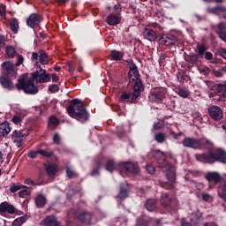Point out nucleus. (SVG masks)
Here are the masks:
<instances>
[{"mask_svg":"<svg viewBox=\"0 0 226 226\" xmlns=\"http://www.w3.org/2000/svg\"><path fill=\"white\" fill-rule=\"evenodd\" d=\"M67 112L71 117H73L79 123H87L89 117H91L80 99H72L71 104L67 107Z\"/></svg>","mask_w":226,"mask_h":226,"instance_id":"1","label":"nucleus"},{"mask_svg":"<svg viewBox=\"0 0 226 226\" xmlns=\"http://www.w3.org/2000/svg\"><path fill=\"white\" fill-rule=\"evenodd\" d=\"M129 67V72L127 73V79L129 84L134 86V94L139 93L141 89H144V82L140 79V72H139V67L133 63V60L127 62Z\"/></svg>","mask_w":226,"mask_h":226,"instance_id":"2","label":"nucleus"},{"mask_svg":"<svg viewBox=\"0 0 226 226\" xmlns=\"http://www.w3.org/2000/svg\"><path fill=\"white\" fill-rule=\"evenodd\" d=\"M196 160L201 162V163H226V152L222 149H217L216 151L206 152L203 154H197Z\"/></svg>","mask_w":226,"mask_h":226,"instance_id":"3","label":"nucleus"},{"mask_svg":"<svg viewBox=\"0 0 226 226\" xmlns=\"http://www.w3.org/2000/svg\"><path fill=\"white\" fill-rule=\"evenodd\" d=\"M184 147H189L191 149H211L213 143L206 138L195 139V138H185L182 142Z\"/></svg>","mask_w":226,"mask_h":226,"instance_id":"4","label":"nucleus"},{"mask_svg":"<svg viewBox=\"0 0 226 226\" xmlns=\"http://www.w3.org/2000/svg\"><path fill=\"white\" fill-rule=\"evenodd\" d=\"M16 89L23 91L25 94H37L38 87L34 85V79H28L26 81L24 78L19 79L16 83Z\"/></svg>","mask_w":226,"mask_h":226,"instance_id":"5","label":"nucleus"},{"mask_svg":"<svg viewBox=\"0 0 226 226\" xmlns=\"http://www.w3.org/2000/svg\"><path fill=\"white\" fill-rule=\"evenodd\" d=\"M160 204L163 207H167L171 214L177 213V209H179V202L176 198H172L169 192L161 193Z\"/></svg>","mask_w":226,"mask_h":226,"instance_id":"6","label":"nucleus"},{"mask_svg":"<svg viewBox=\"0 0 226 226\" xmlns=\"http://www.w3.org/2000/svg\"><path fill=\"white\" fill-rule=\"evenodd\" d=\"M142 91H144V88H141L139 92L135 94V86L132 85V92H123L120 95V100L121 102H129L130 103H139L140 96H142Z\"/></svg>","mask_w":226,"mask_h":226,"instance_id":"7","label":"nucleus"},{"mask_svg":"<svg viewBox=\"0 0 226 226\" xmlns=\"http://www.w3.org/2000/svg\"><path fill=\"white\" fill-rule=\"evenodd\" d=\"M32 79L39 82V84H45L50 82V74L47 73V71L41 68V65H38L36 71L32 73Z\"/></svg>","mask_w":226,"mask_h":226,"instance_id":"8","label":"nucleus"},{"mask_svg":"<svg viewBox=\"0 0 226 226\" xmlns=\"http://www.w3.org/2000/svg\"><path fill=\"white\" fill-rule=\"evenodd\" d=\"M165 96H167V89H165L164 87H160L152 91L148 98L151 102H154V103H163Z\"/></svg>","mask_w":226,"mask_h":226,"instance_id":"9","label":"nucleus"},{"mask_svg":"<svg viewBox=\"0 0 226 226\" xmlns=\"http://www.w3.org/2000/svg\"><path fill=\"white\" fill-rule=\"evenodd\" d=\"M179 40L172 34H163L158 40L159 45H164L165 47H172V45H177Z\"/></svg>","mask_w":226,"mask_h":226,"instance_id":"10","label":"nucleus"},{"mask_svg":"<svg viewBox=\"0 0 226 226\" xmlns=\"http://www.w3.org/2000/svg\"><path fill=\"white\" fill-rule=\"evenodd\" d=\"M73 216L75 220H78L80 223H86V225H89L91 220H93V214L85 210H78L74 212Z\"/></svg>","mask_w":226,"mask_h":226,"instance_id":"11","label":"nucleus"},{"mask_svg":"<svg viewBox=\"0 0 226 226\" xmlns=\"http://www.w3.org/2000/svg\"><path fill=\"white\" fill-rule=\"evenodd\" d=\"M205 178L208 183L209 188L212 189L222 181V175L218 172L210 171L206 174Z\"/></svg>","mask_w":226,"mask_h":226,"instance_id":"12","label":"nucleus"},{"mask_svg":"<svg viewBox=\"0 0 226 226\" xmlns=\"http://www.w3.org/2000/svg\"><path fill=\"white\" fill-rule=\"evenodd\" d=\"M166 177L169 183L162 184V188L165 190H172L174 188V184L176 183V170L173 168H169L166 172Z\"/></svg>","mask_w":226,"mask_h":226,"instance_id":"13","label":"nucleus"},{"mask_svg":"<svg viewBox=\"0 0 226 226\" xmlns=\"http://www.w3.org/2000/svg\"><path fill=\"white\" fill-rule=\"evenodd\" d=\"M41 22H43V16L38 13H32L26 19V26H28V27H31V29H34V27L40 26Z\"/></svg>","mask_w":226,"mask_h":226,"instance_id":"14","label":"nucleus"},{"mask_svg":"<svg viewBox=\"0 0 226 226\" xmlns=\"http://www.w3.org/2000/svg\"><path fill=\"white\" fill-rule=\"evenodd\" d=\"M2 68L4 70V75H5L4 77L7 78H11V77H17V72L15 71V65L8 61V62H4L2 64Z\"/></svg>","mask_w":226,"mask_h":226,"instance_id":"15","label":"nucleus"},{"mask_svg":"<svg viewBox=\"0 0 226 226\" xmlns=\"http://www.w3.org/2000/svg\"><path fill=\"white\" fill-rule=\"evenodd\" d=\"M208 114L214 121H220V119L223 117V110H222V108L215 105L209 106Z\"/></svg>","mask_w":226,"mask_h":226,"instance_id":"16","label":"nucleus"},{"mask_svg":"<svg viewBox=\"0 0 226 226\" xmlns=\"http://www.w3.org/2000/svg\"><path fill=\"white\" fill-rule=\"evenodd\" d=\"M106 22L108 26H117V24H121V12L117 11L115 13H110L107 17Z\"/></svg>","mask_w":226,"mask_h":226,"instance_id":"17","label":"nucleus"},{"mask_svg":"<svg viewBox=\"0 0 226 226\" xmlns=\"http://www.w3.org/2000/svg\"><path fill=\"white\" fill-rule=\"evenodd\" d=\"M0 213H9V215H15L17 213V208L15 206L10 204L8 201H4L0 204Z\"/></svg>","mask_w":226,"mask_h":226,"instance_id":"18","label":"nucleus"},{"mask_svg":"<svg viewBox=\"0 0 226 226\" xmlns=\"http://www.w3.org/2000/svg\"><path fill=\"white\" fill-rule=\"evenodd\" d=\"M122 167L124 169L126 172H130V174H139V172L140 171L139 164L133 163L132 162H124Z\"/></svg>","mask_w":226,"mask_h":226,"instance_id":"19","label":"nucleus"},{"mask_svg":"<svg viewBox=\"0 0 226 226\" xmlns=\"http://www.w3.org/2000/svg\"><path fill=\"white\" fill-rule=\"evenodd\" d=\"M214 93L216 96H219L218 98H215L217 102H223L226 98V85H217Z\"/></svg>","mask_w":226,"mask_h":226,"instance_id":"20","label":"nucleus"},{"mask_svg":"<svg viewBox=\"0 0 226 226\" xmlns=\"http://www.w3.org/2000/svg\"><path fill=\"white\" fill-rule=\"evenodd\" d=\"M154 158L159 163V167H163V163L167 162V154L162 150H154Z\"/></svg>","mask_w":226,"mask_h":226,"instance_id":"21","label":"nucleus"},{"mask_svg":"<svg viewBox=\"0 0 226 226\" xmlns=\"http://www.w3.org/2000/svg\"><path fill=\"white\" fill-rule=\"evenodd\" d=\"M0 84L2 87H4V89H7V91H13V87H15L13 81L6 76L0 78Z\"/></svg>","mask_w":226,"mask_h":226,"instance_id":"22","label":"nucleus"},{"mask_svg":"<svg viewBox=\"0 0 226 226\" xmlns=\"http://www.w3.org/2000/svg\"><path fill=\"white\" fill-rule=\"evenodd\" d=\"M216 34H218L220 40L226 42V25L221 22L217 25V29L215 30Z\"/></svg>","mask_w":226,"mask_h":226,"instance_id":"23","label":"nucleus"},{"mask_svg":"<svg viewBox=\"0 0 226 226\" xmlns=\"http://www.w3.org/2000/svg\"><path fill=\"white\" fill-rule=\"evenodd\" d=\"M143 37L148 41H156V39L158 38L156 32L151 28H146L143 31Z\"/></svg>","mask_w":226,"mask_h":226,"instance_id":"24","label":"nucleus"},{"mask_svg":"<svg viewBox=\"0 0 226 226\" xmlns=\"http://www.w3.org/2000/svg\"><path fill=\"white\" fill-rule=\"evenodd\" d=\"M129 188H128V184L127 183H121L120 184V191L119 193L117 195L118 199H120V200H124V199H128V192H129Z\"/></svg>","mask_w":226,"mask_h":226,"instance_id":"25","label":"nucleus"},{"mask_svg":"<svg viewBox=\"0 0 226 226\" xmlns=\"http://www.w3.org/2000/svg\"><path fill=\"white\" fill-rule=\"evenodd\" d=\"M185 61L188 63V68H193L195 64H199V55L192 54L185 58Z\"/></svg>","mask_w":226,"mask_h":226,"instance_id":"26","label":"nucleus"},{"mask_svg":"<svg viewBox=\"0 0 226 226\" xmlns=\"http://www.w3.org/2000/svg\"><path fill=\"white\" fill-rule=\"evenodd\" d=\"M145 207L147 210H148L150 213H153V211H156L157 207V201L154 199H148L146 200Z\"/></svg>","mask_w":226,"mask_h":226,"instance_id":"27","label":"nucleus"},{"mask_svg":"<svg viewBox=\"0 0 226 226\" xmlns=\"http://www.w3.org/2000/svg\"><path fill=\"white\" fill-rule=\"evenodd\" d=\"M10 132H11V127H10L9 124H0V139L8 137V133H10Z\"/></svg>","mask_w":226,"mask_h":226,"instance_id":"28","label":"nucleus"},{"mask_svg":"<svg viewBox=\"0 0 226 226\" xmlns=\"http://www.w3.org/2000/svg\"><path fill=\"white\" fill-rule=\"evenodd\" d=\"M47 204V198L43 194H39L35 198V206L39 208L45 207Z\"/></svg>","mask_w":226,"mask_h":226,"instance_id":"29","label":"nucleus"},{"mask_svg":"<svg viewBox=\"0 0 226 226\" xmlns=\"http://www.w3.org/2000/svg\"><path fill=\"white\" fill-rule=\"evenodd\" d=\"M109 57H111L112 61H122L124 55L121 51L112 49L110 51Z\"/></svg>","mask_w":226,"mask_h":226,"instance_id":"30","label":"nucleus"},{"mask_svg":"<svg viewBox=\"0 0 226 226\" xmlns=\"http://www.w3.org/2000/svg\"><path fill=\"white\" fill-rule=\"evenodd\" d=\"M105 169L108 170V172H110L112 174V172H114V170L117 169V164L116 163V161H114V159H108L106 161Z\"/></svg>","mask_w":226,"mask_h":226,"instance_id":"31","label":"nucleus"},{"mask_svg":"<svg viewBox=\"0 0 226 226\" xmlns=\"http://www.w3.org/2000/svg\"><path fill=\"white\" fill-rule=\"evenodd\" d=\"M44 222L46 226H61L54 215L48 216Z\"/></svg>","mask_w":226,"mask_h":226,"instance_id":"32","label":"nucleus"},{"mask_svg":"<svg viewBox=\"0 0 226 226\" xmlns=\"http://www.w3.org/2000/svg\"><path fill=\"white\" fill-rule=\"evenodd\" d=\"M22 188H27L29 189L28 186L24 185L20 183H16V184H12L11 185H10V192L11 193H17V192H19V190H22Z\"/></svg>","mask_w":226,"mask_h":226,"instance_id":"33","label":"nucleus"},{"mask_svg":"<svg viewBox=\"0 0 226 226\" xmlns=\"http://www.w3.org/2000/svg\"><path fill=\"white\" fill-rule=\"evenodd\" d=\"M47 174L49 177H52L57 174V166L56 164H49L46 168Z\"/></svg>","mask_w":226,"mask_h":226,"instance_id":"34","label":"nucleus"},{"mask_svg":"<svg viewBox=\"0 0 226 226\" xmlns=\"http://www.w3.org/2000/svg\"><path fill=\"white\" fill-rule=\"evenodd\" d=\"M39 63L40 64H49V55L43 50L39 51Z\"/></svg>","mask_w":226,"mask_h":226,"instance_id":"35","label":"nucleus"},{"mask_svg":"<svg viewBox=\"0 0 226 226\" xmlns=\"http://www.w3.org/2000/svg\"><path fill=\"white\" fill-rule=\"evenodd\" d=\"M218 195L220 199H222L224 202H226V182L222 185L218 189Z\"/></svg>","mask_w":226,"mask_h":226,"instance_id":"36","label":"nucleus"},{"mask_svg":"<svg viewBox=\"0 0 226 226\" xmlns=\"http://www.w3.org/2000/svg\"><path fill=\"white\" fill-rule=\"evenodd\" d=\"M26 222H27V215H23L15 219L12 222V226H22Z\"/></svg>","mask_w":226,"mask_h":226,"instance_id":"37","label":"nucleus"},{"mask_svg":"<svg viewBox=\"0 0 226 226\" xmlns=\"http://www.w3.org/2000/svg\"><path fill=\"white\" fill-rule=\"evenodd\" d=\"M11 29L14 34L19 33V20L17 19H12L10 22Z\"/></svg>","mask_w":226,"mask_h":226,"instance_id":"38","label":"nucleus"},{"mask_svg":"<svg viewBox=\"0 0 226 226\" xmlns=\"http://www.w3.org/2000/svg\"><path fill=\"white\" fill-rule=\"evenodd\" d=\"M197 49H198V57H200V59L204 58V54H206V51L207 50V47H206V45L204 44H199L197 46Z\"/></svg>","mask_w":226,"mask_h":226,"instance_id":"39","label":"nucleus"},{"mask_svg":"<svg viewBox=\"0 0 226 226\" xmlns=\"http://www.w3.org/2000/svg\"><path fill=\"white\" fill-rule=\"evenodd\" d=\"M5 52L6 56L11 59H13V57H15V55L17 54V51H15V48L11 46H7L5 48Z\"/></svg>","mask_w":226,"mask_h":226,"instance_id":"40","label":"nucleus"},{"mask_svg":"<svg viewBox=\"0 0 226 226\" xmlns=\"http://www.w3.org/2000/svg\"><path fill=\"white\" fill-rule=\"evenodd\" d=\"M166 139H167V136L163 132H158L154 136V140H156V142H158V144H163V142H165Z\"/></svg>","mask_w":226,"mask_h":226,"instance_id":"41","label":"nucleus"},{"mask_svg":"<svg viewBox=\"0 0 226 226\" xmlns=\"http://www.w3.org/2000/svg\"><path fill=\"white\" fill-rule=\"evenodd\" d=\"M11 139H26V134L22 131L14 130L12 132Z\"/></svg>","mask_w":226,"mask_h":226,"instance_id":"42","label":"nucleus"},{"mask_svg":"<svg viewBox=\"0 0 226 226\" xmlns=\"http://www.w3.org/2000/svg\"><path fill=\"white\" fill-rule=\"evenodd\" d=\"M28 190H31V187H28V189L23 188V190L19 191V197H20V199H26V197L31 195V192H29Z\"/></svg>","mask_w":226,"mask_h":226,"instance_id":"43","label":"nucleus"},{"mask_svg":"<svg viewBox=\"0 0 226 226\" xmlns=\"http://www.w3.org/2000/svg\"><path fill=\"white\" fill-rule=\"evenodd\" d=\"M32 61L34 63L36 68H38V66L40 65V54L34 52L32 54Z\"/></svg>","mask_w":226,"mask_h":226,"instance_id":"44","label":"nucleus"},{"mask_svg":"<svg viewBox=\"0 0 226 226\" xmlns=\"http://www.w3.org/2000/svg\"><path fill=\"white\" fill-rule=\"evenodd\" d=\"M177 94H179L182 98H188V96H190V92L185 88H179L177 90Z\"/></svg>","mask_w":226,"mask_h":226,"instance_id":"45","label":"nucleus"},{"mask_svg":"<svg viewBox=\"0 0 226 226\" xmlns=\"http://www.w3.org/2000/svg\"><path fill=\"white\" fill-rule=\"evenodd\" d=\"M39 154H41V156H44L45 158H50V156H54V152L39 149Z\"/></svg>","mask_w":226,"mask_h":226,"instance_id":"46","label":"nucleus"},{"mask_svg":"<svg viewBox=\"0 0 226 226\" xmlns=\"http://www.w3.org/2000/svg\"><path fill=\"white\" fill-rule=\"evenodd\" d=\"M49 126H57L59 124V119L56 117H50L49 120Z\"/></svg>","mask_w":226,"mask_h":226,"instance_id":"47","label":"nucleus"},{"mask_svg":"<svg viewBox=\"0 0 226 226\" xmlns=\"http://www.w3.org/2000/svg\"><path fill=\"white\" fill-rule=\"evenodd\" d=\"M16 147H22V142H24V138H11Z\"/></svg>","mask_w":226,"mask_h":226,"instance_id":"48","label":"nucleus"},{"mask_svg":"<svg viewBox=\"0 0 226 226\" xmlns=\"http://www.w3.org/2000/svg\"><path fill=\"white\" fill-rule=\"evenodd\" d=\"M11 121L14 123V124H20V123H22V117L15 115L12 117Z\"/></svg>","mask_w":226,"mask_h":226,"instance_id":"49","label":"nucleus"},{"mask_svg":"<svg viewBox=\"0 0 226 226\" xmlns=\"http://www.w3.org/2000/svg\"><path fill=\"white\" fill-rule=\"evenodd\" d=\"M49 91H50V93H57L59 91V86L56 84L49 85Z\"/></svg>","mask_w":226,"mask_h":226,"instance_id":"50","label":"nucleus"},{"mask_svg":"<svg viewBox=\"0 0 226 226\" xmlns=\"http://www.w3.org/2000/svg\"><path fill=\"white\" fill-rule=\"evenodd\" d=\"M66 175L69 179H73V177L76 176L74 171L72 170L69 167L66 168Z\"/></svg>","mask_w":226,"mask_h":226,"instance_id":"51","label":"nucleus"},{"mask_svg":"<svg viewBox=\"0 0 226 226\" xmlns=\"http://www.w3.org/2000/svg\"><path fill=\"white\" fill-rule=\"evenodd\" d=\"M24 185H31L32 186H40V183H34V181H33L30 178H26L24 180Z\"/></svg>","mask_w":226,"mask_h":226,"instance_id":"52","label":"nucleus"},{"mask_svg":"<svg viewBox=\"0 0 226 226\" xmlns=\"http://www.w3.org/2000/svg\"><path fill=\"white\" fill-rule=\"evenodd\" d=\"M100 167H101V164L100 162L97 163V167L94 168L92 172H91V176H100Z\"/></svg>","mask_w":226,"mask_h":226,"instance_id":"53","label":"nucleus"},{"mask_svg":"<svg viewBox=\"0 0 226 226\" xmlns=\"http://www.w3.org/2000/svg\"><path fill=\"white\" fill-rule=\"evenodd\" d=\"M38 154H40L39 150H37V151L32 150L28 153V157L34 160V158H38Z\"/></svg>","mask_w":226,"mask_h":226,"instance_id":"54","label":"nucleus"},{"mask_svg":"<svg viewBox=\"0 0 226 226\" xmlns=\"http://www.w3.org/2000/svg\"><path fill=\"white\" fill-rule=\"evenodd\" d=\"M53 142L56 144V146L61 145V137H59V134L55 133L53 137Z\"/></svg>","mask_w":226,"mask_h":226,"instance_id":"55","label":"nucleus"},{"mask_svg":"<svg viewBox=\"0 0 226 226\" xmlns=\"http://www.w3.org/2000/svg\"><path fill=\"white\" fill-rule=\"evenodd\" d=\"M51 4H54V6H65L66 2L65 1H54V2H51Z\"/></svg>","mask_w":226,"mask_h":226,"instance_id":"56","label":"nucleus"},{"mask_svg":"<svg viewBox=\"0 0 226 226\" xmlns=\"http://www.w3.org/2000/svg\"><path fill=\"white\" fill-rule=\"evenodd\" d=\"M67 66L69 68V72L73 73L75 72V65L72 62H67Z\"/></svg>","mask_w":226,"mask_h":226,"instance_id":"57","label":"nucleus"},{"mask_svg":"<svg viewBox=\"0 0 226 226\" xmlns=\"http://www.w3.org/2000/svg\"><path fill=\"white\" fill-rule=\"evenodd\" d=\"M147 171L148 172V174H154L155 170H154V166L148 164L147 165Z\"/></svg>","mask_w":226,"mask_h":226,"instance_id":"58","label":"nucleus"},{"mask_svg":"<svg viewBox=\"0 0 226 226\" xmlns=\"http://www.w3.org/2000/svg\"><path fill=\"white\" fill-rule=\"evenodd\" d=\"M24 63V56L22 55H18V61L16 63V66H20Z\"/></svg>","mask_w":226,"mask_h":226,"instance_id":"59","label":"nucleus"},{"mask_svg":"<svg viewBox=\"0 0 226 226\" xmlns=\"http://www.w3.org/2000/svg\"><path fill=\"white\" fill-rule=\"evenodd\" d=\"M6 15V5H1L0 7V17H4Z\"/></svg>","mask_w":226,"mask_h":226,"instance_id":"60","label":"nucleus"},{"mask_svg":"<svg viewBox=\"0 0 226 226\" xmlns=\"http://www.w3.org/2000/svg\"><path fill=\"white\" fill-rule=\"evenodd\" d=\"M211 199V195L207 192H204L202 194V200L205 201V202H207L209 201V200Z\"/></svg>","mask_w":226,"mask_h":226,"instance_id":"61","label":"nucleus"},{"mask_svg":"<svg viewBox=\"0 0 226 226\" xmlns=\"http://www.w3.org/2000/svg\"><path fill=\"white\" fill-rule=\"evenodd\" d=\"M177 79L178 82H181V83L185 82V75H183V73H181V72H178L177 74Z\"/></svg>","mask_w":226,"mask_h":226,"instance_id":"62","label":"nucleus"},{"mask_svg":"<svg viewBox=\"0 0 226 226\" xmlns=\"http://www.w3.org/2000/svg\"><path fill=\"white\" fill-rule=\"evenodd\" d=\"M205 58L207 59V61H211V59H213V53L209 51L206 52Z\"/></svg>","mask_w":226,"mask_h":226,"instance_id":"63","label":"nucleus"},{"mask_svg":"<svg viewBox=\"0 0 226 226\" xmlns=\"http://www.w3.org/2000/svg\"><path fill=\"white\" fill-rule=\"evenodd\" d=\"M52 77V82H58L59 81V76H57V74L53 73L51 74Z\"/></svg>","mask_w":226,"mask_h":226,"instance_id":"64","label":"nucleus"}]
</instances>
